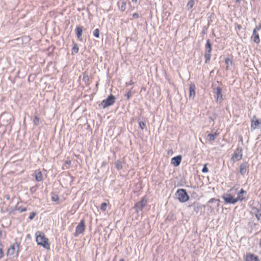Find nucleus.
<instances>
[{"label": "nucleus", "mask_w": 261, "mask_h": 261, "mask_svg": "<svg viewBox=\"0 0 261 261\" xmlns=\"http://www.w3.org/2000/svg\"><path fill=\"white\" fill-rule=\"evenodd\" d=\"M126 9V3L124 2L122 3L121 6L120 7V9L122 11H124Z\"/></svg>", "instance_id": "obj_31"}, {"label": "nucleus", "mask_w": 261, "mask_h": 261, "mask_svg": "<svg viewBox=\"0 0 261 261\" xmlns=\"http://www.w3.org/2000/svg\"><path fill=\"white\" fill-rule=\"evenodd\" d=\"M245 261H259V260L257 256L249 253L246 256Z\"/></svg>", "instance_id": "obj_16"}, {"label": "nucleus", "mask_w": 261, "mask_h": 261, "mask_svg": "<svg viewBox=\"0 0 261 261\" xmlns=\"http://www.w3.org/2000/svg\"><path fill=\"white\" fill-rule=\"evenodd\" d=\"M36 213L35 212H31L30 213V215L29 216V219L30 220H33L34 219V218L35 217V216H36Z\"/></svg>", "instance_id": "obj_32"}, {"label": "nucleus", "mask_w": 261, "mask_h": 261, "mask_svg": "<svg viewBox=\"0 0 261 261\" xmlns=\"http://www.w3.org/2000/svg\"><path fill=\"white\" fill-rule=\"evenodd\" d=\"M85 229V221L82 220L77 225L75 228V232L74 234V237H77L80 234L83 233Z\"/></svg>", "instance_id": "obj_8"}, {"label": "nucleus", "mask_w": 261, "mask_h": 261, "mask_svg": "<svg viewBox=\"0 0 261 261\" xmlns=\"http://www.w3.org/2000/svg\"><path fill=\"white\" fill-rule=\"evenodd\" d=\"M195 85L194 84L191 83L189 86V98L194 99L195 96Z\"/></svg>", "instance_id": "obj_13"}, {"label": "nucleus", "mask_w": 261, "mask_h": 261, "mask_svg": "<svg viewBox=\"0 0 261 261\" xmlns=\"http://www.w3.org/2000/svg\"><path fill=\"white\" fill-rule=\"evenodd\" d=\"M252 38L254 42L258 43L260 42V39L258 34L255 30H253Z\"/></svg>", "instance_id": "obj_19"}, {"label": "nucleus", "mask_w": 261, "mask_h": 261, "mask_svg": "<svg viewBox=\"0 0 261 261\" xmlns=\"http://www.w3.org/2000/svg\"><path fill=\"white\" fill-rule=\"evenodd\" d=\"M208 171V168L206 167V165H205L203 169H202V172L203 173L207 172Z\"/></svg>", "instance_id": "obj_35"}, {"label": "nucleus", "mask_w": 261, "mask_h": 261, "mask_svg": "<svg viewBox=\"0 0 261 261\" xmlns=\"http://www.w3.org/2000/svg\"><path fill=\"white\" fill-rule=\"evenodd\" d=\"M175 195L177 199L181 202H186L189 199L186 190L183 189H178L176 192Z\"/></svg>", "instance_id": "obj_4"}, {"label": "nucleus", "mask_w": 261, "mask_h": 261, "mask_svg": "<svg viewBox=\"0 0 261 261\" xmlns=\"http://www.w3.org/2000/svg\"><path fill=\"white\" fill-rule=\"evenodd\" d=\"M19 251V244L15 243L11 245L8 249L7 255L10 258H14L18 255Z\"/></svg>", "instance_id": "obj_3"}, {"label": "nucleus", "mask_w": 261, "mask_h": 261, "mask_svg": "<svg viewBox=\"0 0 261 261\" xmlns=\"http://www.w3.org/2000/svg\"><path fill=\"white\" fill-rule=\"evenodd\" d=\"M119 261H125L124 259L121 258L119 260Z\"/></svg>", "instance_id": "obj_46"}, {"label": "nucleus", "mask_w": 261, "mask_h": 261, "mask_svg": "<svg viewBox=\"0 0 261 261\" xmlns=\"http://www.w3.org/2000/svg\"><path fill=\"white\" fill-rule=\"evenodd\" d=\"M1 234H2V232H1V231H0V235H1Z\"/></svg>", "instance_id": "obj_50"}, {"label": "nucleus", "mask_w": 261, "mask_h": 261, "mask_svg": "<svg viewBox=\"0 0 261 261\" xmlns=\"http://www.w3.org/2000/svg\"><path fill=\"white\" fill-rule=\"evenodd\" d=\"M214 93L216 94V100L217 102L220 103L223 100V96L221 92V88L217 87L214 89Z\"/></svg>", "instance_id": "obj_11"}, {"label": "nucleus", "mask_w": 261, "mask_h": 261, "mask_svg": "<svg viewBox=\"0 0 261 261\" xmlns=\"http://www.w3.org/2000/svg\"><path fill=\"white\" fill-rule=\"evenodd\" d=\"M58 196H53L52 197V200L53 201H56L57 200H58Z\"/></svg>", "instance_id": "obj_39"}, {"label": "nucleus", "mask_w": 261, "mask_h": 261, "mask_svg": "<svg viewBox=\"0 0 261 261\" xmlns=\"http://www.w3.org/2000/svg\"><path fill=\"white\" fill-rule=\"evenodd\" d=\"M237 27L239 30H240L242 28V27L240 24H237Z\"/></svg>", "instance_id": "obj_44"}, {"label": "nucleus", "mask_w": 261, "mask_h": 261, "mask_svg": "<svg viewBox=\"0 0 261 261\" xmlns=\"http://www.w3.org/2000/svg\"><path fill=\"white\" fill-rule=\"evenodd\" d=\"M260 246H261V239H260Z\"/></svg>", "instance_id": "obj_49"}, {"label": "nucleus", "mask_w": 261, "mask_h": 261, "mask_svg": "<svg viewBox=\"0 0 261 261\" xmlns=\"http://www.w3.org/2000/svg\"><path fill=\"white\" fill-rule=\"evenodd\" d=\"M36 189V187H33L30 189L31 192H34Z\"/></svg>", "instance_id": "obj_40"}, {"label": "nucleus", "mask_w": 261, "mask_h": 261, "mask_svg": "<svg viewBox=\"0 0 261 261\" xmlns=\"http://www.w3.org/2000/svg\"><path fill=\"white\" fill-rule=\"evenodd\" d=\"M2 246H3V245H2V244L0 243V247H2Z\"/></svg>", "instance_id": "obj_48"}, {"label": "nucleus", "mask_w": 261, "mask_h": 261, "mask_svg": "<svg viewBox=\"0 0 261 261\" xmlns=\"http://www.w3.org/2000/svg\"><path fill=\"white\" fill-rule=\"evenodd\" d=\"M211 51L212 44L211 43L210 40L208 39L206 41V43L205 44V53L204 55L205 63H208L210 61L211 57Z\"/></svg>", "instance_id": "obj_5"}, {"label": "nucleus", "mask_w": 261, "mask_h": 261, "mask_svg": "<svg viewBox=\"0 0 261 261\" xmlns=\"http://www.w3.org/2000/svg\"><path fill=\"white\" fill-rule=\"evenodd\" d=\"M225 63L227 65H229V64H232V61L231 60H230L228 58H227L226 60H225Z\"/></svg>", "instance_id": "obj_36"}, {"label": "nucleus", "mask_w": 261, "mask_h": 261, "mask_svg": "<svg viewBox=\"0 0 261 261\" xmlns=\"http://www.w3.org/2000/svg\"><path fill=\"white\" fill-rule=\"evenodd\" d=\"M107 206V204L106 203H105V202L102 203L101 204L100 210L102 211L105 212L106 210Z\"/></svg>", "instance_id": "obj_27"}, {"label": "nucleus", "mask_w": 261, "mask_h": 261, "mask_svg": "<svg viewBox=\"0 0 261 261\" xmlns=\"http://www.w3.org/2000/svg\"><path fill=\"white\" fill-rule=\"evenodd\" d=\"M247 164L246 163H242L240 166V172L242 175H244L247 172Z\"/></svg>", "instance_id": "obj_17"}, {"label": "nucleus", "mask_w": 261, "mask_h": 261, "mask_svg": "<svg viewBox=\"0 0 261 261\" xmlns=\"http://www.w3.org/2000/svg\"><path fill=\"white\" fill-rule=\"evenodd\" d=\"M133 17L134 18H138L139 17V15L138 13H135L133 14Z\"/></svg>", "instance_id": "obj_37"}, {"label": "nucleus", "mask_w": 261, "mask_h": 261, "mask_svg": "<svg viewBox=\"0 0 261 261\" xmlns=\"http://www.w3.org/2000/svg\"><path fill=\"white\" fill-rule=\"evenodd\" d=\"M252 213L255 216L258 220L261 221V206L259 208L253 207Z\"/></svg>", "instance_id": "obj_14"}, {"label": "nucleus", "mask_w": 261, "mask_h": 261, "mask_svg": "<svg viewBox=\"0 0 261 261\" xmlns=\"http://www.w3.org/2000/svg\"><path fill=\"white\" fill-rule=\"evenodd\" d=\"M93 35L96 37V38H98L99 36V31L98 29H95L94 31H93Z\"/></svg>", "instance_id": "obj_26"}, {"label": "nucleus", "mask_w": 261, "mask_h": 261, "mask_svg": "<svg viewBox=\"0 0 261 261\" xmlns=\"http://www.w3.org/2000/svg\"><path fill=\"white\" fill-rule=\"evenodd\" d=\"M132 96V92L131 91H128L127 93L124 95V97H125L127 100H128L130 97Z\"/></svg>", "instance_id": "obj_30"}, {"label": "nucleus", "mask_w": 261, "mask_h": 261, "mask_svg": "<svg viewBox=\"0 0 261 261\" xmlns=\"http://www.w3.org/2000/svg\"><path fill=\"white\" fill-rule=\"evenodd\" d=\"M39 122V119L37 116H35L34 120V124L35 125H38Z\"/></svg>", "instance_id": "obj_28"}, {"label": "nucleus", "mask_w": 261, "mask_h": 261, "mask_svg": "<svg viewBox=\"0 0 261 261\" xmlns=\"http://www.w3.org/2000/svg\"><path fill=\"white\" fill-rule=\"evenodd\" d=\"M132 2L133 3H137L138 2V0H132Z\"/></svg>", "instance_id": "obj_45"}, {"label": "nucleus", "mask_w": 261, "mask_h": 261, "mask_svg": "<svg viewBox=\"0 0 261 261\" xmlns=\"http://www.w3.org/2000/svg\"><path fill=\"white\" fill-rule=\"evenodd\" d=\"M242 149L238 147L235 150L231 160L233 162H236L241 160L242 158Z\"/></svg>", "instance_id": "obj_7"}, {"label": "nucleus", "mask_w": 261, "mask_h": 261, "mask_svg": "<svg viewBox=\"0 0 261 261\" xmlns=\"http://www.w3.org/2000/svg\"><path fill=\"white\" fill-rule=\"evenodd\" d=\"M194 4V1L190 0V1L188 2V3L187 5V9L189 10V9H191L193 7Z\"/></svg>", "instance_id": "obj_25"}, {"label": "nucleus", "mask_w": 261, "mask_h": 261, "mask_svg": "<svg viewBox=\"0 0 261 261\" xmlns=\"http://www.w3.org/2000/svg\"><path fill=\"white\" fill-rule=\"evenodd\" d=\"M114 164L118 170H120L123 168L122 162L120 160L116 161Z\"/></svg>", "instance_id": "obj_20"}, {"label": "nucleus", "mask_w": 261, "mask_h": 261, "mask_svg": "<svg viewBox=\"0 0 261 261\" xmlns=\"http://www.w3.org/2000/svg\"><path fill=\"white\" fill-rule=\"evenodd\" d=\"M75 31H76V35L77 38L80 40L81 41L82 40V32H83L82 27H77L76 28Z\"/></svg>", "instance_id": "obj_18"}, {"label": "nucleus", "mask_w": 261, "mask_h": 261, "mask_svg": "<svg viewBox=\"0 0 261 261\" xmlns=\"http://www.w3.org/2000/svg\"><path fill=\"white\" fill-rule=\"evenodd\" d=\"M146 202L147 201L144 198H142L141 201L137 202L135 205L136 212L138 213L139 211H141L146 205Z\"/></svg>", "instance_id": "obj_10"}, {"label": "nucleus", "mask_w": 261, "mask_h": 261, "mask_svg": "<svg viewBox=\"0 0 261 261\" xmlns=\"http://www.w3.org/2000/svg\"><path fill=\"white\" fill-rule=\"evenodd\" d=\"M257 128H261V120L257 119L256 116H254L251 121V129L255 130Z\"/></svg>", "instance_id": "obj_9"}, {"label": "nucleus", "mask_w": 261, "mask_h": 261, "mask_svg": "<svg viewBox=\"0 0 261 261\" xmlns=\"http://www.w3.org/2000/svg\"><path fill=\"white\" fill-rule=\"evenodd\" d=\"M260 29H261V24H260L258 26H256L253 30H255L257 32V31L259 30Z\"/></svg>", "instance_id": "obj_38"}, {"label": "nucleus", "mask_w": 261, "mask_h": 261, "mask_svg": "<svg viewBox=\"0 0 261 261\" xmlns=\"http://www.w3.org/2000/svg\"><path fill=\"white\" fill-rule=\"evenodd\" d=\"M246 193H247L246 191H245L243 189H241L238 192L237 191V193H236V194L237 195V197L236 198V199H237V202L239 201H243L245 198L244 195H246Z\"/></svg>", "instance_id": "obj_12"}, {"label": "nucleus", "mask_w": 261, "mask_h": 261, "mask_svg": "<svg viewBox=\"0 0 261 261\" xmlns=\"http://www.w3.org/2000/svg\"><path fill=\"white\" fill-rule=\"evenodd\" d=\"M5 198L7 200H11L10 195H8V194L6 195L5 196Z\"/></svg>", "instance_id": "obj_41"}, {"label": "nucleus", "mask_w": 261, "mask_h": 261, "mask_svg": "<svg viewBox=\"0 0 261 261\" xmlns=\"http://www.w3.org/2000/svg\"><path fill=\"white\" fill-rule=\"evenodd\" d=\"M36 241L38 245L42 246L44 248L49 250L50 244L48 243V239L45 237L44 234L41 231L36 232Z\"/></svg>", "instance_id": "obj_2"}, {"label": "nucleus", "mask_w": 261, "mask_h": 261, "mask_svg": "<svg viewBox=\"0 0 261 261\" xmlns=\"http://www.w3.org/2000/svg\"><path fill=\"white\" fill-rule=\"evenodd\" d=\"M4 256V252L3 250V246L0 247V259H1Z\"/></svg>", "instance_id": "obj_33"}, {"label": "nucleus", "mask_w": 261, "mask_h": 261, "mask_svg": "<svg viewBox=\"0 0 261 261\" xmlns=\"http://www.w3.org/2000/svg\"><path fill=\"white\" fill-rule=\"evenodd\" d=\"M240 1H241V0H236V2H237V3H240Z\"/></svg>", "instance_id": "obj_47"}, {"label": "nucleus", "mask_w": 261, "mask_h": 261, "mask_svg": "<svg viewBox=\"0 0 261 261\" xmlns=\"http://www.w3.org/2000/svg\"><path fill=\"white\" fill-rule=\"evenodd\" d=\"M65 164L70 166L71 164V162L70 160H67L65 161Z\"/></svg>", "instance_id": "obj_42"}, {"label": "nucleus", "mask_w": 261, "mask_h": 261, "mask_svg": "<svg viewBox=\"0 0 261 261\" xmlns=\"http://www.w3.org/2000/svg\"><path fill=\"white\" fill-rule=\"evenodd\" d=\"M181 156L180 155H177L173 157L171 159V164L174 166H178L181 163Z\"/></svg>", "instance_id": "obj_15"}, {"label": "nucleus", "mask_w": 261, "mask_h": 261, "mask_svg": "<svg viewBox=\"0 0 261 261\" xmlns=\"http://www.w3.org/2000/svg\"><path fill=\"white\" fill-rule=\"evenodd\" d=\"M218 135V134L217 133H215L213 134H210L207 135V139L210 141H213L215 139L216 137H217Z\"/></svg>", "instance_id": "obj_21"}, {"label": "nucleus", "mask_w": 261, "mask_h": 261, "mask_svg": "<svg viewBox=\"0 0 261 261\" xmlns=\"http://www.w3.org/2000/svg\"><path fill=\"white\" fill-rule=\"evenodd\" d=\"M139 124V127L141 129H143L145 127V124L142 121H140Z\"/></svg>", "instance_id": "obj_29"}, {"label": "nucleus", "mask_w": 261, "mask_h": 261, "mask_svg": "<svg viewBox=\"0 0 261 261\" xmlns=\"http://www.w3.org/2000/svg\"><path fill=\"white\" fill-rule=\"evenodd\" d=\"M79 51V47L77 46V44L74 43L73 47L72 48V54L74 55L78 53Z\"/></svg>", "instance_id": "obj_24"}, {"label": "nucleus", "mask_w": 261, "mask_h": 261, "mask_svg": "<svg viewBox=\"0 0 261 261\" xmlns=\"http://www.w3.org/2000/svg\"><path fill=\"white\" fill-rule=\"evenodd\" d=\"M219 202H220V201L219 199L212 198L208 201V203L210 204V203H214L215 204L216 207H218L219 206Z\"/></svg>", "instance_id": "obj_23"}, {"label": "nucleus", "mask_w": 261, "mask_h": 261, "mask_svg": "<svg viewBox=\"0 0 261 261\" xmlns=\"http://www.w3.org/2000/svg\"><path fill=\"white\" fill-rule=\"evenodd\" d=\"M238 190V188L237 187H233L227 193H224L222 195V198L225 203L234 204L237 202V199H236L233 196L236 194Z\"/></svg>", "instance_id": "obj_1"}, {"label": "nucleus", "mask_w": 261, "mask_h": 261, "mask_svg": "<svg viewBox=\"0 0 261 261\" xmlns=\"http://www.w3.org/2000/svg\"><path fill=\"white\" fill-rule=\"evenodd\" d=\"M18 210L20 212V213H22V212H25L27 211V208L25 207H20L18 208Z\"/></svg>", "instance_id": "obj_34"}, {"label": "nucleus", "mask_w": 261, "mask_h": 261, "mask_svg": "<svg viewBox=\"0 0 261 261\" xmlns=\"http://www.w3.org/2000/svg\"><path fill=\"white\" fill-rule=\"evenodd\" d=\"M115 97L113 95H110L107 99L102 101L101 105L103 109H105L110 106L113 105L115 101Z\"/></svg>", "instance_id": "obj_6"}, {"label": "nucleus", "mask_w": 261, "mask_h": 261, "mask_svg": "<svg viewBox=\"0 0 261 261\" xmlns=\"http://www.w3.org/2000/svg\"><path fill=\"white\" fill-rule=\"evenodd\" d=\"M88 80V76H84V77H83V80L86 81V80Z\"/></svg>", "instance_id": "obj_43"}, {"label": "nucleus", "mask_w": 261, "mask_h": 261, "mask_svg": "<svg viewBox=\"0 0 261 261\" xmlns=\"http://www.w3.org/2000/svg\"><path fill=\"white\" fill-rule=\"evenodd\" d=\"M35 179L37 181H40L42 180V174L40 171L36 172Z\"/></svg>", "instance_id": "obj_22"}]
</instances>
